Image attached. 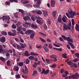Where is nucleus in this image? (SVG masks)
Here are the masks:
<instances>
[{
    "label": "nucleus",
    "mask_w": 79,
    "mask_h": 79,
    "mask_svg": "<svg viewBox=\"0 0 79 79\" xmlns=\"http://www.w3.org/2000/svg\"><path fill=\"white\" fill-rule=\"evenodd\" d=\"M34 1L35 2H37L36 4H34L33 5V6L35 8H38L40 6V0H34Z\"/></svg>",
    "instance_id": "f257e3e1"
},
{
    "label": "nucleus",
    "mask_w": 79,
    "mask_h": 79,
    "mask_svg": "<svg viewBox=\"0 0 79 79\" xmlns=\"http://www.w3.org/2000/svg\"><path fill=\"white\" fill-rule=\"evenodd\" d=\"M49 70L48 69H47L46 70H45V69L44 68L43 69L41 73V74H48L49 73Z\"/></svg>",
    "instance_id": "f03ea898"
},
{
    "label": "nucleus",
    "mask_w": 79,
    "mask_h": 79,
    "mask_svg": "<svg viewBox=\"0 0 79 79\" xmlns=\"http://www.w3.org/2000/svg\"><path fill=\"white\" fill-rule=\"evenodd\" d=\"M62 24H63V30L64 31V30H65L66 31H67V30H69L70 28H69V27H68L66 24L63 23V22Z\"/></svg>",
    "instance_id": "7ed1b4c3"
},
{
    "label": "nucleus",
    "mask_w": 79,
    "mask_h": 79,
    "mask_svg": "<svg viewBox=\"0 0 79 79\" xmlns=\"http://www.w3.org/2000/svg\"><path fill=\"white\" fill-rule=\"evenodd\" d=\"M34 31L31 30H27L26 32H24L25 34H30L32 33H34Z\"/></svg>",
    "instance_id": "20e7f679"
},
{
    "label": "nucleus",
    "mask_w": 79,
    "mask_h": 79,
    "mask_svg": "<svg viewBox=\"0 0 79 79\" xmlns=\"http://www.w3.org/2000/svg\"><path fill=\"white\" fill-rule=\"evenodd\" d=\"M50 58H53L54 59L53 61L54 62H56V61H57V59H56V58H57V57L55 55H52L50 56Z\"/></svg>",
    "instance_id": "39448f33"
},
{
    "label": "nucleus",
    "mask_w": 79,
    "mask_h": 79,
    "mask_svg": "<svg viewBox=\"0 0 79 79\" xmlns=\"http://www.w3.org/2000/svg\"><path fill=\"white\" fill-rule=\"evenodd\" d=\"M0 41L1 42H2L3 43L5 42L6 41L5 37L4 36H2V38H0Z\"/></svg>",
    "instance_id": "423d86ee"
},
{
    "label": "nucleus",
    "mask_w": 79,
    "mask_h": 79,
    "mask_svg": "<svg viewBox=\"0 0 79 79\" xmlns=\"http://www.w3.org/2000/svg\"><path fill=\"white\" fill-rule=\"evenodd\" d=\"M21 2L23 4H27L29 3V1L28 0H21Z\"/></svg>",
    "instance_id": "0eeeda50"
},
{
    "label": "nucleus",
    "mask_w": 79,
    "mask_h": 79,
    "mask_svg": "<svg viewBox=\"0 0 79 79\" xmlns=\"http://www.w3.org/2000/svg\"><path fill=\"white\" fill-rule=\"evenodd\" d=\"M67 18L66 16H64V17H62V21L64 23H66V22H67V21H66V20H67Z\"/></svg>",
    "instance_id": "6e6552de"
},
{
    "label": "nucleus",
    "mask_w": 79,
    "mask_h": 79,
    "mask_svg": "<svg viewBox=\"0 0 79 79\" xmlns=\"http://www.w3.org/2000/svg\"><path fill=\"white\" fill-rule=\"evenodd\" d=\"M23 20L24 21H28L29 19H31L28 16H26L23 17Z\"/></svg>",
    "instance_id": "1a4fd4ad"
},
{
    "label": "nucleus",
    "mask_w": 79,
    "mask_h": 79,
    "mask_svg": "<svg viewBox=\"0 0 79 79\" xmlns=\"http://www.w3.org/2000/svg\"><path fill=\"white\" fill-rule=\"evenodd\" d=\"M55 4V1L54 0H51V5L52 6V7H53Z\"/></svg>",
    "instance_id": "9d476101"
},
{
    "label": "nucleus",
    "mask_w": 79,
    "mask_h": 79,
    "mask_svg": "<svg viewBox=\"0 0 79 79\" xmlns=\"http://www.w3.org/2000/svg\"><path fill=\"white\" fill-rule=\"evenodd\" d=\"M67 40L69 42H73V39H71L70 37H67Z\"/></svg>",
    "instance_id": "9b49d317"
},
{
    "label": "nucleus",
    "mask_w": 79,
    "mask_h": 79,
    "mask_svg": "<svg viewBox=\"0 0 79 79\" xmlns=\"http://www.w3.org/2000/svg\"><path fill=\"white\" fill-rule=\"evenodd\" d=\"M43 48L45 52H49V50H48V49L47 48V47L45 46H43Z\"/></svg>",
    "instance_id": "f8f14e48"
},
{
    "label": "nucleus",
    "mask_w": 79,
    "mask_h": 79,
    "mask_svg": "<svg viewBox=\"0 0 79 79\" xmlns=\"http://www.w3.org/2000/svg\"><path fill=\"white\" fill-rule=\"evenodd\" d=\"M67 27H69L70 29L69 30H71V22L70 21H69V23L67 24Z\"/></svg>",
    "instance_id": "ddd939ff"
},
{
    "label": "nucleus",
    "mask_w": 79,
    "mask_h": 79,
    "mask_svg": "<svg viewBox=\"0 0 79 79\" xmlns=\"http://www.w3.org/2000/svg\"><path fill=\"white\" fill-rule=\"evenodd\" d=\"M23 64H24V62H21L18 63L17 64L18 66H22Z\"/></svg>",
    "instance_id": "4468645a"
},
{
    "label": "nucleus",
    "mask_w": 79,
    "mask_h": 79,
    "mask_svg": "<svg viewBox=\"0 0 79 79\" xmlns=\"http://www.w3.org/2000/svg\"><path fill=\"white\" fill-rule=\"evenodd\" d=\"M28 58L30 60L32 61L34 60V56H30L28 57Z\"/></svg>",
    "instance_id": "2eb2a0df"
},
{
    "label": "nucleus",
    "mask_w": 79,
    "mask_h": 79,
    "mask_svg": "<svg viewBox=\"0 0 79 79\" xmlns=\"http://www.w3.org/2000/svg\"><path fill=\"white\" fill-rule=\"evenodd\" d=\"M56 11H54L52 13V15L54 17V18H55V17H56Z\"/></svg>",
    "instance_id": "dca6fc26"
},
{
    "label": "nucleus",
    "mask_w": 79,
    "mask_h": 79,
    "mask_svg": "<svg viewBox=\"0 0 79 79\" xmlns=\"http://www.w3.org/2000/svg\"><path fill=\"white\" fill-rule=\"evenodd\" d=\"M36 22L37 23H38V24H40V25H42L43 23V21L42 20L39 21L37 20H36Z\"/></svg>",
    "instance_id": "f3484780"
},
{
    "label": "nucleus",
    "mask_w": 79,
    "mask_h": 79,
    "mask_svg": "<svg viewBox=\"0 0 79 79\" xmlns=\"http://www.w3.org/2000/svg\"><path fill=\"white\" fill-rule=\"evenodd\" d=\"M32 33V34H31L30 37L31 39H32L34 38V35H35V33H34V32Z\"/></svg>",
    "instance_id": "a211bd4d"
},
{
    "label": "nucleus",
    "mask_w": 79,
    "mask_h": 79,
    "mask_svg": "<svg viewBox=\"0 0 79 79\" xmlns=\"http://www.w3.org/2000/svg\"><path fill=\"white\" fill-rule=\"evenodd\" d=\"M25 55L26 56H29L30 55L29 54V53L28 52V51L26 50L25 52Z\"/></svg>",
    "instance_id": "6ab92c4d"
},
{
    "label": "nucleus",
    "mask_w": 79,
    "mask_h": 79,
    "mask_svg": "<svg viewBox=\"0 0 79 79\" xmlns=\"http://www.w3.org/2000/svg\"><path fill=\"white\" fill-rule=\"evenodd\" d=\"M75 29L77 31H79V25L76 24V26L75 27Z\"/></svg>",
    "instance_id": "aec40b11"
},
{
    "label": "nucleus",
    "mask_w": 79,
    "mask_h": 79,
    "mask_svg": "<svg viewBox=\"0 0 79 79\" xmlns=\"http://www.w3.org/2000/svg\"><path fill=\"white\" fill-rule=\"evenodd\" d=\"M43 13L44 15L45 16L46 15L47 16H48V12H47V11L44 10L43 11Z\"/></svg>",
    "instance_id": "412c9836"
},
{
    "label": "nucleus",
    "mask_w": 79,
    "mask_h": 79,
    "mask_svg": "<svg viewBox=\"0 0 79 79\" xmlns=\"http://www.w3.org/2000/svg\"><path fill=\"white\" fill-rule=\"evenodd\" d=\"M39 39H40L41 42H43V43H46V41L45 40L42 38L40 37H39Z\"/></svg>",
    "instance_id": "4be33fe9"
},
{
    "label": "nucleus",
    "mask_w": 79,
    "mask_h": 79,
    "mask_svg": "<svg viewBox=\"0 0 79 79\" xmlns=\"http://www.w3.org/2000/svg\"><path fill=\"white\" fill-rule=\"evenodd\" d=\"M20 47H21L22 48V50H23V48H25V47H24V44H23V43H20Z\"/></svg>",
    "instance_id": "5701e85b"
},
{
    "label": "nucleus",
    "mask_w": 79,
    "mask_h": 79,
    "mask_svg": "<svg viewBox=\"0 0 79 79\" xmlns=\"http://www.w3.org/2000/svg\"><path fill=\"white\" fill-rule=\"evenodd\" d=\"M51 67L52 68H55L56 67V64H53L51 65Z\"/></svg>",
    "instance_id": "b1692460"
},
{
    "label": "nucleus",
    "mask_w": 79,
    "mask_h": 79,
    "mask_svg": "<svg viewBox=\"0 0 79 79\" xmlns=\"http://www.w3.org/2000/svg\"><path fill=\"white\" fill-rule=\"evenodd\" d=\"M8 34L9 35L12 36H14V35H15V34L10 31L8 32Z\"/></svg>",
    "instance_id": "393cba45"
},
{
    "label": "nucleus",
    "mask_w": 79,
    "mask_h": 79,
    "mask_svg": "<svg viewBox=\"0 0 79 79\" xmlns=\"http://www.w3.org/2000/svg\"><path fill=\"white\" fill-rule=\"evenodd\" d=\"M3 46L2 45L0 44V53H1L3 51Z\"/></svg>",
    "instance_id": "a878e982"
},
{
    "label": "nucleus",
    "mask_w": 79,
    "mask_h": 79,
    "mask_svg": "<svg viewBox=\"0 0 79 79\" xmlns=\"http://www.w3.org/2000/svg\"><path fill=\"white\" fill-rule=\"evenodd\" d=\"M16 45L18 50H22V48H21V47L19 45L16 44Z\"/></svg>",
    "instance_id": "bb28decb"
},
{
    "label": "nucleus",
    "mask_w": 79,
    "mask_h": 79,
    "mask_svg": "<svg viewBox=\"0 0 79 79\" xmlns=\"http://www.w3.org/2000/svg\"><path fill=\"white\" fill-rule=\"evenodd\" d=\"M31 55H34V56H38L39 55L38 54L34 53L32 52H31Z\"/></svg>",
    "instance_id": "cd10ccee"
},
{
    "label": "nucleus",
    "mask_w": 79,
    "mask_h": 79,
    "mask_svg": "<svg viewBox=\"0 0 79 79\" xmlns=\"http://www.w3.org/2000/svg\"><path fill=\"white\" fill-rule=\"evenodd\" d=\"M10 62H11L9 60L7 61L6 64L7 66H11V64H10Z\"/></svg>",
    "instance_id": "c85d7f7f"
},
{
    "label": "nucleus",
    "mask_w": 79,
    "mask_h": 79,
    "mask_svg": "<svg viewBox=\"0 0 79 79\" xmlns=\"http://www.w3.org/2000/svg\"><path fill=\"white\" fill-rule=\"evenodd\" d=\"M14 70L15 71L18 72V71H19V68L18 67H14Z\"/></svg>",
    "instance_id": "c756f323"
},
{
    "label": "nucleus",
    "mask_w": 79,
    "mask_h": 79,
    "mask_svg": "<svg viewBox=\"0 0 79 79\" xmlns=\"http://www.w3.org/2000/svg\"><path fill=\"white\" fill-rule=\"evenodd\" d=\"M19 12H21L22 14H23V13H24V11L23 10V9H19Z\"/></svg>",
    "instance_id": "7c9ffc66"
},
{
    "label": "nucleus",
    "mask_w": 79,
    "mask_h": 79,
    "mask_svg": "<svg viewBox=\"0 0 79 79\" xmlns=\"http://www.w3.org/2000/svg\"><path fill=\"white\" fill-rule=\"evenodd\" d=\"M25 62L26 64H27L28 63H29L30 62V60H29L28 59H27L25 60Z\"/></svg>",
    "instance_id": "2f4dec72"
},
{
    "label": "nucleus",
    "mask_w": 79,
    "mask_h": 79,
    "mask_svg": "<svg viewBox=\"0 0 79 79\" xmlns=\"http://www.w3.org/2000/svg\"><path fill=\"white\" fill-rule=\"evenodd\" d=\"M0 60L2 61V62H5V58H3V57H1L0 58Z\"/></svg>",
    "instance_id": "473e14b6"
},
{
    "label": "nucleus",
    "mask_w": 79,
    "mask_h": 79,
    "mask_svg": "<svg viewBox=\"0 0 79 79\" xmlns=\"http://www.w3.org/2000/svg\"><path fill=\"white\" fill-rule=\"evenodd\" d=\"M78 61L79 59L77 58H76L73 60V61L74 63H76L77 61Z\"/></svg>",
    "instance_id": "72a5a7b5"
},
{
    "label": "nucleus",
    "mask_w": 79,
    "mask_h": 79,
    "mask_svg": "<svg viewBox=\"0 0 79 79\" xmlns=\"http://www.w3.org/2000/svg\"><path fill=\"white\" fill-rule=\"evenodd\" d=\"M25 71L26 73H27L28 72V69L26 66H25Z\"/></svg>",
    "instance_id": "f704fd0d"
},
{
    "label": "nucleus",
    "mask_w": 79,
    "mask_h": 79,
    "mask_svg": "<svg viewBox=\"0 0 79 79\" xmlns=\"http://www.w3.org/2000/svg\"><path fill=\"white\" fill-rule=\"evenodd\" d=\"M1 34L2 35H7V33L5 31H2L1 33Z\"/></svg>",
    "instance_id": "c9c22d12"
},
{
    "label": "nucleus",
    "mask_w": 79,
    "mask_h": 79,
    "mask_svg": "<svg viewBox=\"0 0 79 79\" xmlns=\"http://www.w3.org/2000/svg\"><path fill=\"white\" fill-rule=\"evenodd\" d=\"M57 21L60 23H61L62 22V19H61L58 18L57 19Z\"/></svg>",
    "instance_id": "e433bc0d"
},
{
    "label": "nucleus",
    "mask_w": 79,
    "mask_h": 79,
    "mask_svg": "<svg viewBox=\"0 0 79 79\" xmlns=\"http://www.w3.org/2000/svg\"><path fill=\"white\" fill-rule=\"evenodd\" d=\"M20 76H21V75H19V74L16 75L15 76L16 78L18 79L20 78Z\"/></svg>",
    "instance_id": "4c0bfd02"
},
{
    "label": "nucleus",
    "mask_w": 79,
    "mask_h": 79,
    "mask_svg": "<svg viewBox=\"0 0 79 79\" xmlns=\"http://www.w3.org/2000/svg\"><path fill=\"white\" fill-rule=\"evenodd\" d=\"M37 74V72L36 71H34L33 73L32 74V76H35V74Z\"/></svg>",
    "instance_id": "58836bf2"
},
{
    "label": "nucleus",
    "mask_w": 79,
    "mask_h": 79,
    "mask_svg": "<svg viewBox=\"0 0 79 79\" xmlns=\"http://www.w3.org/2000/svg\"><path fill=\"white\" fill-rule=\"evenodd\" d=\"M6 18H7V16H4L2 17V20L4 21V20H6Z\"/></svg>",
    "instance_id": "ea45409f"
},
{
    "label": "nucleus",
    "mask_w": 79,
    "mask_h": 79,
    "mask_svg": "<svg viewBox=\"0 0 79 79\" xmlns=\"http://www.w3.org/2000/svg\"><path fill=\"white\" fill-rule=\"evenodd\" d=\"M10 2H15L16 3H18V1L17 0H10Z\"/></svg>",
    "instance_id": "a19ab883"
},
{
    "label": "nucleus",
    "mask_w": 79,
    "mask_h": 79,
    "mask_svg": "<svg viewBox=\"0 0 79 79\" xmlns=\"http://www.w3.org/2000/svg\"><path fill=\"white\" fill-rule=\"evenodd\" d=\"M50 61H51V59H46V61L47 62V63H50Z\"/></svg>",
    "instance_id": "79ce46f5"
},
{
    "label": "nucleus",
    "mask_w": 79,
    "mask_h": 79,
    "mask_svg": "<svg viewBox=\"0 0 79 79\" xmlns=\"http://www.w3.org/2000/svg\"><path fill=\"white\" fill-rule=\"evenodd\" d=\"M14 16L16 18H18V13H15L14 14Z\"/></svg>",
    "instance_id": "37998d69"
},
{
    "label": "nucleus",
    "mask_w": 79,
    "mask_h": 79,
    "mask_svg": "<svg viewBox=\"0 0 79 79\" xmlns=\"http://www.w3.org/2000/svg\"><path fill=\"white\" fill-rule=\"evenodd\" d=\"M72 21V26H74V19H73L71 20Z\"/></svg>",
    "instance_id": "c03bdc74"
},
{
    "label": "nucleus",
    "mask_w": 79,
    "mask_h": 79,
    "mask_svg": "<svg viewBox=\"0 0 79 79\" xmlns=\"http://www.w3.org/2000/svg\"><path fill=\"white\" fill-rule=\"evenodd\" d=\"M72 78L74 79H77V78H76V75H72Z\"/></svg>",
    "instance_id": "a18cd8bd"
},
{
    "label": "nucleus",
    "mask_w": 79,
    "mask_h": 79,
    "mask_svg": "<svg viewBox=\"0 0 79 79\" xmlns=\"http://www.w3.org/2000/svg\"><path fill=\"white\" fill-rule=\"evenodd\" d=\"M37 13L38 15H41V14H42V11H41L40 10H38L37 12Z\"/></svg>",
    "instance_id": "49530a36"
},
{
    "label": "nucleus",
    "mask_w": 79,
    "mask_h": 79,
    "mask_svg": "<svg viewBox=\"0 0 79 79\" xmlns=\"http://www.w3.org/2000/svg\"><path fill=\"white\" fill-rule=\"evenodd\" d=\"M62 37L64 39V40H67V37H66L64 35H61Z\"/></svg>",
    "instance_id": "de8ad7c7"
},
{
    "label": "nucleus",
    "mask_w": 79,
    "mask_h": 79,
    "mask_svg": "<svg viewBox=\"0 0 79 79\" xmlns=\"http://www.w3.org/2000/svg\"><path fill=\"white\" fill-rule=\"evenodd\" d=\"M62 57L64 58H68V57L66 56V55L65 54H63L62 55Z\"/></svg>",
    "instance_id": "09e8293b"
},
{
    "label": "nucleus",
    "mask_w": 79,
    "mask_h": 79,
    "mask_svg": "<svg viewBox=\"0 0 79 79\" xmlns=\"http://www.w3.org/2000/svg\"><path fill=\"white\" fill-rule=\"evenodd\" d=\"M17 26L18 28H19L20 29H23V27H22V25H18Z\"/></svg>",
    "instance_id": "8fccbe9b"
},
{
    "label": "nucleus",
    "mask_w": 79,
    "mask_h": 79,
    "mask_svg": "<svg viewBox=\"0 0 79 79\" xmlns=\"http://www.w3.org/2000/svg\"><path fill=\"white\" fill-rule=\"evenodd\" d=\"M67 64H68L69 65H70L71 66L72 64H72V62L71 61H69V62H67Z\"/></svg>",
    "instance_id": "3c124183"
},
{
    "label": "nucleus",
    "mask_w": 79,
    "mask_h": 79,
    "mask_svg": "<svg viewBox=\"0 0 79 79\" xmlns=\"http://www.w3.org/2000/svg\"><path fill=\"white\" fill-rule=\"evenodd\" d=\"M5 3L6 4V5H10V2H8V1H6L5 2Z\"/></svg>",
    "instance_id": "603ef678"
},
{
    "label": "nucleus",
    "mask_w": 79,
    "mask_h": 79,
    "mask_svg": "<svg viewBox=\"0 0 79 79\" xmlns=\"http://www.w3.org/2000/svg\"><path fill=\"white\" fill-rule=\"evenodd\" d=\"M12 27L13 29H16V25L15 24H12Z\"/></svg>",
    "instance_id": "864d4df0"
},
{
    "label": "nucleus",
    "mask_w": 79,
    "mask_h": 79,
    "mask_svg": "<svg viewBox=\"0 0 79 79\" xmlns=\"http://www.w3.org/2000/svg\"><path fill=\"white\" fill-rule=\"evenodd\" d=\"M21 23L20 22H18L17 24H16V26H19V25H21Z\"/></svg>",
    "instance_id": "5fc2aeb1"
},
{
    "label": "nucleus",
    "mask_w": 79,
    "mask_h": 79,
    "mask_svg": "<svg viewBox=\"0 0 79 79\" xmlns=\"http://www.w3.org/2000/svg\"><path fill=\"white\" fill-rule=\"evenodd\" d=\"M76 56H77L78 58H79V53H76L75 54Z\"/></svg>",
    "instance_id": "6e6d98bb"
},
{
    "label": "nucleus",
    "mask_w": 79,
    "mask_h": 79,
    "mask_svg": "<svg viewBox=\"0 0 79 79\" xmlns=\"http://www.w3.org/2000/svg\"><path fill=\"white\" fill-rule=\"evenodd\" d=\"M31 19L33 21H35V18L33 16H31Z\"/></svg>",
    "instance_id": "4d7b16f0"
},
{
    "label": "nucleus",
    "mask_w": 79,
    "mask_h": 79,
    "mask_svg": "<svg viewBox=\"0 0 79 79\" xmlns=\"http://www.w3.org/2000/svg\"><path fill=\"white\" fill-rule=\"evenodd\" d=\"M72 64H73L74 68H76L77 67V64H76L74 63H73Z\"/></svg>",
    "instance_id": "13d9d810"
},
{
    "label": "nucleus",
    "mask_w": 79,
    "mask_h": 79,
    "mask_svg": "<svg viewBox=\"0 0 79 79\" xmlns=\"http://www.w3.org/2000/svg\"><path fill=\"white\" fill-rule=\"evenodd\" d=\"M48 47L49 48H50L51 49V48H52V44H49Z\"/></svg>",
    "instance_id": "bf43d9fd"
},
{
    "label": "nucleus",
    "mask_w": 79,
    "mask_h": 79,
    "mask_svg": "<svg viewBox=\"0 0 79 79\" xmlns=\"http://www.w3.org/2000/svg\"><path fill=\"white\" fill-rule=\"evenodd\" d=\"M76 76V78L77 77V78H78L79 77V73H77L75 74Z\"/></svg>",
    "instance_id": "052dcab7"
},
{
    "label": "nucleus",
    "mask_w": 79,
    "mask_h": 79,
    "mask_svg": "<svg viewBox=\"0 0 79 79\" xmlns=\"http://www.w3.org/2000/svg\"><path fill=\"white\" fill-rule=\"evenodd\" d=\"M39 34H40L42 35H43V36H45V37L46 36V35H45L42 32H39Z\"/></svg>",
    "instance_id": "680f3d73"
},
{
    "label": "nucleus",
    "mask_w": 79,
    "mask_h": 79,
    "mask_svg": "<svg viewBox=\"0 0 79 79\" xmlns=\"http://www.w3.org/2000/svg\"><path fill=\"white\" fill-rule=\"evenodd\" d=\"M43 26L44 28L46 30H47V25H46V24H44Z\"/></svg>",
    "instance_id": "e2e57ef3"
},
{
    "label": "nucleus",
    "mask_w": 79,
    "mask_h": 79,
    "mask_svg": "<svg viewBox=\"0 0 79 79\" xmlns=\"http://www.w3.org/2000/svg\"><path fill=\"white\" fill-rule=\"evenodd\" d=\"M6 56L8 58V57L10 56V54H9L8 52L6 54Z\"/></svg>",
    "instance_id": "0e129e2a"
},
{
    "label": "nucleus",
    "mask_w": 79,
    "mask_h": 79,
    "mask_svg": "<svg viewBox=\"0 0 79 79\" xmlns=\"http://www.w3.org/2000/svg\"><path fill=\"white\" fill-rule=\"evenodd\" d=\"M20 61V58L19 57L17 58L16 60V62H19Z\"/></svg>",
    "instance_id": "69168bd1"
},
{
    "label": "nucleus",
    "mask_w": 79,
    "mask_h": 79,
    "mask_svg": "<svg viewBox=\"0 0 79 79\" xmlns=\"http://www.w3.org/2000/svg\"><path fill=\"white\" fill-rule=\"evenodd\" d=\"M64 73H65V75L67 76H68V74H69V73H68V71H65L64 72Z\"/></svg>",
    "instance_id": "338daca9"
},
{
    "label": "nucleus",
    "mask_w": 79,
    "mask_h": 79,
    "mask_svg": "<svg viewBox=\"0 0 79 79\" xmlns=\"http://www.w3.org/2000/svg\"><path fill=\"white\" fill-rule=\"evenodd\" d=\"M64 69H62L61 70H60V73L62 74V73H63L64 72Z\"/></svg>",
    "instance_id": "774afa93"
}]
</instances>
